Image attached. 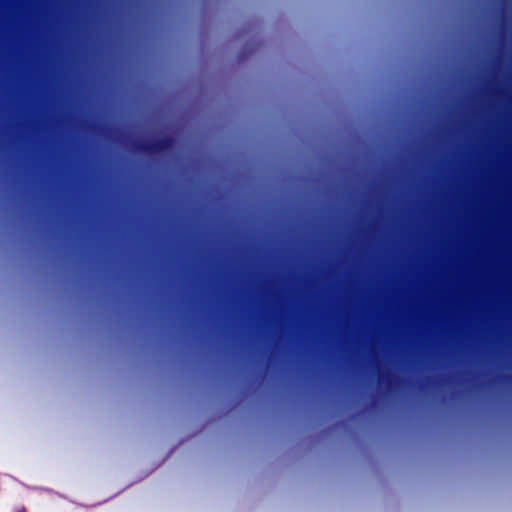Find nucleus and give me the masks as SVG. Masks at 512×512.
I'll return each mask as SVG.
<instances>
[{
  "instance_id": "nucleus-3",
  "label": "nucleus",
  "mask_w": 512,
  "mask_h": 512,
  "mask_svg": "<svg viewBox=\"0 0 512 512\" xmlns=\"http://www.w3.org/2000/svg\"><path fill=\"white\" fill-rule=\"evenodd\" d=\"M15 512H28V511L25 507H21V508L17 509Z\"/></svg>"
},
{
  "instance_id": "nucleus-1",
  "label": "nucleus",
  "mask_w": 512,
  "mask_h": 512,
  "mask_svg": "<svg viewBox=\"0 0 512 512\" xmlns=\"http://www.w3.org/2000/svg\"><path fill=\"white\" fill-rule=\"evenodd\" d=\"M175 140L170 135H165L154 141H137L134 143V149L146 156L162 155L170 151L174 146Z\"/></svg>"
},
{
  "instance_id": "nucleus-2",
  "label": "nucleus",
  "mask_w": 512,
  "mask_h": 512,
  "mask_svg": "<svg viewBox=\"0 0 512 512\" xmlns=\"http://www.w3.org/2000/svg\"><path fill=\"white\" fill-rule=\"evenodd\" d=\"M384 382H386L388 385L391 384V375L390 374H387L386 377H384L383 374L379 375V383L382 384Z\"/></svg>"
}]
</instances>
